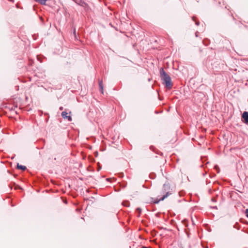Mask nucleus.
<instances>
[{
  "label": "nucleus",
  "mask_w": 248,
  "mask_h": 248,
  "mask_svg": "<svg viewBox=\"0 0 248 248\" xmlns=\"http://www.w3.org/2000/svg\"><path fill=\"white\" fill-rule=\"evenodd\" d=\"M160 74L161 80L166 89L170 90L171 89L172 84L170 76L165 71L163 68L160 69Z\"/></svg>",
  "instance_id": "obj_1"
},
{
  "label": "nucleus",
  "mask_w": 248,
  "mask_h": 248,
  "mask_svg": "<svg viewBox=\"0 0 248 248\" xmlns=\"http://www.w3.org/2000/svg\"><path fill=\"white\" fill-rule=\"evenodd\" d=\"M171 194V193L170 191H167L166 193V194L164 195H163L159 199H155L154 200L153 199H152L153 201L152 202H153V203H154L155 204H157L160 201H163L165 198H166L167 197H168L169 195H170Z\"/></svg>",
  "instance_id": "obj_2"
},
{
  "label": "nucleus",
  "mask_w": 248,
  "mask_h": 248,
  "mask_svg": "<svg viewBox=\"0 0 248 248\" xmlns=\"http://www.w3.org/2000/svg\"><path fill=\"white\" fill-rule=\"evenodd\" d=\"M78 5H80L81 7H83L84 10L86 12H88L90 10V8L88 4L83 0H80L79 2H78Z\"/></svg>",
  "instance_id": "obj_3"
},
{
  "label": "nucleus",
  "mask_w": 248,
  "mask_h": 248,
  "mask_svg": "<svg viewBox=\"0 0 248 248\" xmlns=\"http://www.w3.org/2000/svg\"><path fill=\"white\" fill-rule=\"evenodd\" d=\"M242 119L243 122L248 124V111H244L242 115Z\"/></svg>",
  "instance_id": "obj_4"
},
{
  "label": "nucleus",
  "mask_w": 248,
  "mask_h": 248,
  "mask_svg": "<svg viewBox=\"0 0 248 248\" xmlns=\"http://www.w3.org/2000/svg\"><path fill=\"white\" fill-rule=\"evenodd\" d=\"M62 116L64 119H67L68 121H72V118L71 117V116L68 115V113L66 112V111H63L62 113Z\"/></svg>",
  "instance_id": "obj_5"
},
{
  "label": "nucleus",
  "mask_w": 248,
  "mask_h": 248,
  "mask_svg": "<svg viewBox=\"0 0 248 248\" xmlns=\"http://www.w3.org/2000/svg\"><path fill=\"white\" fill-rule=\"evenodd\" d=\"M99 91L100 92L103 94L104 90H103V83L102 80H99Z\"/></svg>",
  "instance_id": "obj_6"
},
{
  "label": "nucleus",
  "mask_w": 248,
  "mask_h": 248,
  "mask_svg": "<svg viewBox=\"0 0 248 248\" xmlns=\"http://www.w3.org/2000/svg\"><path fill=\"white\" fill-rule=\"evenodd\" d=\"M170 185L169 183H165L163 186L162 190L164 192H165L167 190H168L170 189Z\"/></svg>",
  "instance_id": "obj_7"
},
{
  "label": "nucleus",
  "mask_w": 248,
  "mask_h": 248,
  "mask_svg": "<svg viewBox=\"0 0 248 248\" xmlns=\"http://www.w3.org/2000/svg\"><path fill=\"white\" fill-rule=\"evenodd\" d=\"M202 42L205 46H208L210 43V40L207 38L204 39Z\"/></svg>",
  "instance_id": "obj_8"
},
{
  "label": "nucleus",
  "mask_w": 248,
  "mask_h": 248,
  "mask_svg": "<svg viewBox=\"0 0 248 248\" xmlns=\"http://www.w3.org/2000/svg\"><path fill=\"white\" fill-rule=\"evenodd\" d=\"M122 204L124 206L129 207L130 206V202L128 201H124L123 202Z\"/></svg>",
  "instance_id": "obj_9"
},
{
  "label": "nucleus",
  "mask_w": 248,
  "mask_h": 248,
  "mask_svg": "<svg viewBox=\"0 0 248 248\" xmlns=\"http://www.w3.org/2000/svg\"><path fill=\"white\" fill-rule=\"evenodd\" d=\"M35 1L37 2L38 3L42 4V5H45L46 1L47 0H35Z\"/></svg>",
  "instance_id": "obj_10"
},
{
  "label": "nucleus",
  "mask_w": 248,
  "mask_h": 248,
  "mask_svg": "<svg viewBox=\"0 0 248 248\" xmlns=\"http://www.w3.org/2000/svg\"><path fill=\"white\" fill-rule=\"evenodd\" d=\"M192 19L193 20V21H194L195 22V24L197 26H199L200 25V22L196 19V16H192Z\"/></svg>",
  "instance_id": "obj_11"
},
{
  "label": "nucleus",
  "mask_w": 248,
  "mask_h": 248,
  "mask_svg": "<svg viewBox=\"0 0 248 248\" xmlns=\"http://www.w3.org/2000/svg\"><path fill=\"white\" fill-rule=\"evenodd\" d=\"M136 212L138 214V217H140L141 212V209L140 207H138L136 209Z\"/></svg>",
  "instance_id": "obj_12"
},
{
  "label": "nucleus",
  "mask_w": 248,
  "mask_h": 248,
  "mask_svg": "<svg viewBox=\"0 0 248 248\" xmlns=\"http://www.w3.org/2000/svg\"><path fill=\"white\" fill-rule=\"evenodd\" d=\"M17 167L18 169H20L22 170H25L26 169V167L25 166L19 165L18 164H17Z\"/></svg>",
  "instance_id": "obj_13"
},
{
  "label": "nucleus",
  "mask_w": 248,
  "mask_h": 248,
  "mask_svg": "<svg viewBox=\"0 0 248 248\" xmlns=\"http://www.w3.org/2000/svg\"><path fill=\"white\" fill-rule=\"evenodd\" d=\"M233 227L234 228H235L237 230H240V225H239V224L238 223V222H236L234 225L233 226Z\"/></svg>",
  "instance_id": "obj_14"
},
{
  "label": "nucleus",
  "mask_w": 248,
  "mask_h": 248,
  "mask_svg": "<svg viewBox=\"0 0 248 248\" xmlns=\"http://www.w3.org/2000/svg\"><path fill=\"white\" fill-rule=\"evenodd\" d=\"M150 178L154 179L155 177V174L154 173H152L150 174Z\"/></svg>",
  "instance_id": "obj_15"
},
{
  "label": "nucleus",
  "mask_w": 248,
  "mask_h": 248,
  "mask_svg": "<svg viewBox=\"0 0 248 248\" xmlns=\"http://www.w3.org/2000/svg\"><path fill=\"white\" fill-rule=\"evenodd\" d=\"M120 186L123 188L125 187L126 186V183L124 182L122 184H120Z\"/></svg>",
  "instance_id": "obj_16"
},
{
  "label": "nucleus",
  "mask_w": 248,
  "mask_h": 248,
  "mask_svg": "<svg viewBox=\"0 0 248 248\" xmlns=\"http://www.w3.org/2000/svg\"><path fill=\"white\" fill-rule=\"evenodd\" d=\"M215 169L217 170V173L219 172V169L217 165L215 166Z\"/></svg>",
  "instance_id": "obj_17"
},
{
  "label": "nucleus",
  "mask_w": 248,
  "mask_h": 248,
  "mask_svg": "<svg viewBox=\"0 0 248 248\" xmlns=\"http://www.w3.org/2000/svg\"><path fill=\"white\" fill-rule=\"evenodd\" d=\"M245 214L246 216L248 218V209H247L245 210Z\"/></svg>",
  "instance_id": "obj_18"
},
{
  "label": "nucleus",
  "mask_w": 248,
  "mask_h": 248,
  "mask_svg": "<svg viewBox=\"0 0 248 248\" xmlns=\"http://www.w3.org/2000/svg\"><path fill=\"white\" fill-rule=\"evenodd\" d=\"M101 169V167L100 166L99 163H98V166L97 167V171H99Z\"/></svg>",
  "instance_id": "obj_19"
},
{
  "label": "nucleus",
  "mask_w": 248,
  "mask_h": 248,
  "mask_svg": "<svg viewBox=\"0 0 248 248\" xmlns=\"http://www.w3.org/2000/svg\"><path fill=\"white\" fill-rule=\"evenodd\" d=\"M124 176V174L123 173H120L119 174V176L120 177H123Z\"/></svg>",
  "instance_id": "obj_20"
},
{
  "label": "nucleus",
  "mask_w": 248,
  "mask_h": 248,
  "mask_svg": "<svg viewBox=\"0 0 248 248\" xmlns=\"http://www.w3.org/2000/svg\"><path fill=\"white\" fill-rule=\"evenodd\" d=\"M206 160V157H202V160L203 162H204Z\"/></svg>",
  "instance_id": "obj_21"
},
{
  "label": "nucleus",
  "mask_w": 248,
  "mask_h": 248,
  "mask_svg": "<svg viewBox=\"0 0 248 248\" xmlns=\"http://www.w3.org/2000/svg\"><path fill=\"white\" fill-rule=\"evenodd\" d=\"M212 201L214 202H216L217 201V200H216V198H213L212 199Z\"/></svg>",
  "instance_id": "obj_22"
},
{
  "label": "nucleus",
  "mask_w": 248,
  "mask_h": 248,
  "mask_svg": "<svg viewBox=\"0 0 248 248\" xmlns=\"http://www.w3.org/2000/svg\"><path fill=\"white\" fill-rule=\"evenodd\" d=\"M154 148V146H151L150 147V149L152 150H153V149Z\"/></svg>",
  "instance_id": "obj_23"
},
{
  "label": "nucleus",
  "mask_w": 248,
  "mask_h": 248,
  "mask_svg": "<svg viewBox=\"0 0 248 248\" xmlns=\"http://www.w3.org/2000/svg\"><path fill=\"white\" fill-rule=\"evenodd\" d=\"M94 155L95 156H97L98 155V152H96L94 153Z\"/></svg>",
  "instance_id": "obj_24"
},
{
  "label": "nucleus",
  "mask_w": 248,
  "mask_h": 248,
  "mask_svg": "<svg viewBox=\"0 0 248 248\" xmlns=\"http://www.w3.org/2000/svg\"><path fill=\"white\" fill-rule=\"evenodd\" d=\"M212 208H214V209H217V206H213Z\"/></svg>",
  "instance_id": "obj_25"
},
{
  "label": "nucleus",
  "mask_w": 248,
  "mask_h": 248,
  "mask_svg": "<svg viewBox=\"0 0 248 248\" xmlns=\"http://www.w3.org/2000/svg\"><path fill=\"white\" fill-rule=\"evenodd\" d=\"M207 230H208V232H211V231H212V230H211L210 228L208 229Z\"/></svg>",
  "instance_id": "obj_26"
},
{
  "label": "nucleus",
  "mask_w": 248,
  "mask_h": 248,
  "mask_svg": "<svg viewBox=\"0 0 248 248\" xmlns=\"http://www.w3.org/2000/svg\"><path fill=\"white\" fill-rule=\"evenodd\" d=\"M198 32L197 31L196 33H195V34H196V36L197 37L198 36Z\"/></svg>",
  "instance_id": "obj_27"
},
{
  "label": "nucleus",
  "mask_w": 248,
  "mask_h": 248,
  "mask_svg": "<svg viewBox=\"0 0 248 248\" xmlns=\"http://www.w3.org/2000/svg\"><path fill=\"white\" fill-rule=\"evenodd\" d=\"M60 109L61 110H62V109H63V107H60Z\"/></svg>",
  "instance_id": "obj_28"
},
{
  "label": "nucleus",
  "mask_w": 248,
  "mask_h": 248,
  "mask_svg": "<svg viewBox=\"0 0 248 248\" xmlns=\"http://www.w3.org/2000/svg\"><path fill=\"white\" fill-rule=\"evenodd\" d=\"M141 248H147L145 246H142Z\"/></svg>",
  "instance_id": "obj_29"
},
{
  "label": "nucleus",
  "mask_w": 248,
  "mask_h": 248,
  "mask_svg": "<svg viewBox=\"0 0 248 248\" xmlns=\"http://www.w3.org/2000/svg\"><path fill=\"white\" fill-rule=\"evenodd\" d=\"M76 3H77V0H73Z\"/></svg>",
  "instance_id": "obj_30"
},
{
  "label": "nucleus",
  "mask_w": 248,
  "mask_h": 248,
  "mask_svg": "<svg viewBox=\"0 0 248 248\" xmlns=\"http://www.w3.org/2000/svg\"><path fill=\"white\" fill-rule=\"evenodd\" d=\"M119 190H120L119 189H118V190H117V189H115V191H119Z\"/></svg>",
  "instance_id": "obj_31"
},
{
  "label": "nucleus",
  "mask_w": 248,
  "mask_h": 248,
  "mask_svg": "<svg viewBox=\"0 0 248 248\" xmlns=\"http://www.w3.org/2000/svg\"><path fill=\"white\" fill-rule=\"evenodd\" d=\"M74 33L75 34L76 33V30H74Z\"/></svg>",
  "instance_id": "obj_32"
},
{
  "label": "nucleus",
  "mask_w": 248,
  "mask_h": 248,
  "mask_svg": "<svg viewBox=\"0 0 248 248\" xmlns=\"http://www.w3.org/2000/svg\"><path fill=\"white\" fill-rule=\"evenodd\" d=\"M213 177V176H212V175H211L210 177L211 178V177Z\"/></svg>",
  "instance_id": "obj_33"
}]
</instances>
